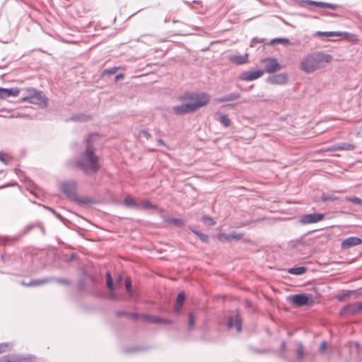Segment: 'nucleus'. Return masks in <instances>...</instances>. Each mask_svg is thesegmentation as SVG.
Wrapping results in <instances>:
<instances>
[{
  "label": "nucleus",
  "mask_w": 362,
  "mask_h": 362,
  "mask_svg": "<svg viewBox=\"0 0 362 362\" xmlns=\"http://www.w3.org/2000/svg\"><path fill=\"white\" fill-rule=\"evenodd\" d=\"M266 81L272 85H284L288 82V75L285 73L270 75Z\"/></svg>",
  "instance_id": "ddd939ff"
},
{
  "label": "nucleus",
  "mask_w": 362,
  "mask_h": 362,
  "mask_svg": "<svg viewBox=\"0 0 362 362\" xmlns=\"http://www.w3.org/2000/svg\"><path fill=\"white\" fill-rule=\"evenodd\" d=\"M228 60L233 64L241 65L245 64L248 60V54L243 55L233 54L228 57Z\"/></svg>",
  "instance_id": "f3484780"
},
{
  "label": "nucleus",
  "mask_w": 362,
  "mask_h": 362,
  "mask_svg": "<svg viewBox=\"0 0 362 362\" xmlns=\"http://www.w3.org/2000/svg\"><path fill=\"white\" fill-rule=\"evenodd\" d=\"M350 291H354L352 293V295H356V296H360V295H362V291H361V288H359V289H356V290H349Z\"/></svg>",
  "instance_id": "bf43d9fd"
},
{
  "label": "nucleus",
  "mask_w": 362,
  "mask_h": 362,
  "mask_svg": "<svg viewBox=\"0 0 362 362\" xmlns=\"http://www.w3.org/2000/svg\"><path fill=\"white\" fill-rule=\"evenodd\" d=\"M242 321L239 310H237L235 315L228 317V327L229 329L235 328L237 332L240 333L242 331Z\"/></svg>",
  "instance_id": "9d476101"
},
{
  "label": "nucleus",
  "mask_w": 362,
  "mask_h": 362,
  "mask_svg": "<svg viewBox=\"0 0 362 362\" xmlns=\"http://www.w3.org/2000/svg\"><path fill=\"white\" fill-rule=\"evenodd\" d=\"M6 88H0V98L4 99L7 98V95L6 93Z\"/></svg>",
  "instance_id": "603ef678"
},
{
  "label": "nucleus",
  "mask_w": 362,
  "mask_h": 362,
  "mask_svg": "<svg viewBox=\"0 0 362 362\" xmlns=\"http://www.w3.org/2000/svg\"><path fill=\"white\" fill-rule=\"evenodd\" d=\"M301 1L303 3H305V4H308L309 5L315 6H316V4H317V1H313V0H302Z\"/></svg>",
  "instance_id": "13d9d810"
},
{
  "label": "nucleus",
  "mask_w": 362,
  "mask_h": 362,
  "mask_svg": "<svg viewBox=\"0 0 362 362\" xmlns=\"http://www.w3.org/2000/svg\"><path fill=\"white\" fill-rule=\"evenodd\" d=\"M346 199L347 201H349L354 204H362V199L358 197H346Z\"/></svg>",
  "instance_id": "a18cd8bd"
},
{
  "label": "nucleus",
  "mask_w": 362,
  "mask_h": 362,
  "mask_svg": "<svg viewBox=\"0 0 362 362\" xmlns=\"http://www.w3.org/2000/svg\"><path fill=\"white\" fill-rule=\"evenodd\" d=\"M92 119L90 115H85V114H78L76 115H73L71 118L67 119L66 121H74V122H88Z\"/></svg>",
  "instance_id": "4be33fe9"
},
{
  "label": "nucleus",
  "mask_w": 362,
  "mask_h": 362,
  "mask_svg": "<svg viewBox=\"0 0 362 362\" xmlns=\"http://www.w3.org/2000/svg\"><path fill=\"white\" fill-rule=\"evenodd\" d=\"M5 156H6V154H5L3 152L0 151V161L4 163V164H7V161L4 158Z\"/></svg>",
  "instance_id": "052dcab7"
},
{
  "label": "nucleus",
  "mask_w": 362,
  "mask_h": 362,
  "mask_svg": "<svg viewBox=\"0 0 362 362\" xmlns=\"http://www.w3.org/2000/svg\"><path fill=\"white\" fill-rule=\"evenodd\" d=\"M141 206L144 209H157L158 206L156 204H153L148 200H144L141 203Z\"/></svg>",
  "instance_id": "e433bc0d"
},
{
  "label": "nucleus",
  "mask_w": 362,
  "mask_h": 362,
  "mask_svg": "<svg viewBox=\"0 0 362 362\" xmlns=\"http://www.w3.org/2000/svg\"><path fill=\"white\" fill-rule=\"evenodd\" d=\"M286 344L284 341H283L281 344V349L282 351H284L286 349Z\"/></svg>",
  "instance_id": "69168bd1"
},
{
  "label": "nucleus",
  "mask_w": 362,
  "mask_h": 362,
  "mask_svg": "<svg viewBox=\"0 0 362 362\" xmlns=\"http://www.w3.org/2000/svg\"><path fill=\"white\" fill-rule=\"evenodd\" d=\"M97 134H90L85 139L86 148L83 153L80 154L76 161V166L82 170L86 175L96 173L100 168L98 163L99 158L95 153V148L91 145L93 140L97 138Z\"/></svg>",
  "instance_id": "f257e3e1"
},
{
  "label": "nucleus",
  "mask_w": 362,
  "mask_h": 362,
  "mask_svg": "<svg viewBox=\"0 0 362 362\" xmlns=\"http://www.w3.org/2000/svg\"><path fill=\"white\" fill-rule=\"evenodd\" d=\"M217 237L218 240L222 243L230 242V233H218Z\"/></svg>",
  "instance_id": "72a5a7b5"
},
{
  "label": "nucleus",
  "mask_w": 362,
  "mask_h": 362,
  "mask_svg": "<svg viewBox=\"0 0 362 362\" xmlns=\"http://www.w3.org/2000/svg\"><path fill=\"white\" fill-rule=\"evenodd\" d=\"M316 6L321 7V8H330L332 10H337V8H339L340 7V5L323 2V1H317Z\"/></svg>",
  "instance_id": "a878e982"
},
{
  "label": "nucleus",
  "mask_w": 362,
  "mask_h": 362,
  "mask_svg": "<svg viewBox=\"0 0 362 362\" xmlns=\"http://www.w3.org/2000/svg\"><path fill=\"white\" fill-rule=\"evenodd\" d=\"M240 98V94L238 93L234 92V93H231L227 94L226 95H223V96H221L219 98H216L214 99V101L216 103H224V102H227V101L236 100H238Z\"/></svg>",
  "instance_id": "a211bd4d"
},
{
  "label": "nucleus",
  "mask_w": 362,
  "mask_h": 362,
  "mask_svg": "<svg viewBox=\"0 0 362 362\" xmlns=\"http://www.w3.org/2000/svg\"><path fill=\"white\" fill-rule=\"evenodd\" d=\"M128 314H129V312L123 311V310L117 311L116 313L117 316L119 317H123V316L127 317Z\"/></svg>",
  "instance_id": "5fc2aeb1"
},
{
  "label": "nucleus",
  "mask_w": 362,
  "mask_h": 362,
  "mask_svg": "<svg viewBox=\"0 0 362 362\" xmlns=\"http://www.w3.org/2000/svg\"><path fill=\"white\" fill-rule=\"evenodd\" d=\"M0 362H13V361L10 359V356L8 355H6L0 358Z\"/></svg>",
  "instance_id": "6e6d98bb"
},
{
  "label": "nucleus",
  "mask_w": 362,
  "mask_h": 362,
  "mask_svg": "<svg viewBox=\"0 0 362 362\" xmlns=\"http://www.w3.org/2000/svg\"><path fill=\"white\" fill-rule=\"evenodd\" d=\"M128 317L132 318L134 320H137L140 317V315L136 313H129L127 315Z\"/></svg>",
  "instance_id": "3c124183"
},
{
  "label": "nucleus",
  "mask_w": 362,
  "mask_h": 362,
  "mask_svg": "<svg viewBox=\"0 0 362 362\" xmlns=\"http://www.w3.org/2000/svg\"><path fill=\"white\" fill-rule=\"evenodd\" d=\"M125 288L129 296L133 295L132 285V279L130 277H127L125 279Z\"/></svg>",
  "instance_id": "473e14b6"
},
{
  "label": "nucleus",
  "mask_w": 362,
  "mask_h": 362,
  "mask_svg": "<svg viewBox=\"0 0 362 362\" xmlns=\"http://www.w3.org/2000/svg\"><path fill=\"white\" fill-rule=\"evenodd\" d=\"M324 216V214L322 213L305 214L300 218L299 222L303 225L314 223L322 221Z\"/></svg>",
  "instance_id": "9b49d317"
},
{
  "label": "nucleus",
  "mask_w": 362,
  "mask_h": 362,
  "mask_svg": "<svg viewBox=\"0 0 362 362\" xmlns=\"http://www.w3.org/2000/svg\"><path fill=\"white\" fill-rule=\"evenodd\" d=\"M308 268L304 266L292 267L288 269V273L293 275H301L306 272Z\"/></svg>",
  "instance_id": "b1692460"
},
{
  "label": "nucleus",
  "mask_w": 362,
  "mask_h": 362,
  "mask_svg": "<svg viewBox=\"0 0 362 362\" xmlns=\"http://www.w3.org/2000/svg\"><path fill=\"white\" fill-rule=\"evenodd\" d=\"M141 317L146 322L151 324H173V320L167 318L160 317L156 315L144 314Z\"/></svg>",
  "instance_id": "f8f14e48"
},
{
  "label": "nucleus",
  "mask_w": 362,
  "mask_h": 362,
  "mask_svg": "<svg viewBox=\"0 0 362 362\" xmlns=\"http://www.w3.org/2000/svg\"><path fill=\"white\" fill-rule=\"evenodd\" d=\"M124 204L127 206L134 207L136 206V203L134 199L130 197H127L124 199Z\"/></svg>",
  "instance_id": "37998d69"
},
{
  "label": "nucleus",
  "mask_w": 362,
  "mask_h": 362,
  "mask_svg": "<svg viewBox=\"0 0 362 362\" xmlns=\"http://www.w3.org/2000/svg\"><path fill=\"white\" fill-rule=\"evenodd\" d=\"M34 359L35 357L32 355H28L27 356H18L13 360V362H33Z\"/></svg>",
  "instance_id": "c85d7f7f"
},
{
  "label": "nucleus",
  "mask_w": 362,
  "mask_h": 362,
  "mask_svg": "<svg viewBox=\"0 0 362 362\" xmlns=\"http://www.w3.org/2000/svg\"><path fill=\"white\" fill-rule=\"evenodd\" d=\"M263 42L264 39H258L257 37H255L252 40V42L262 43Z\"/></svg>",
  "instance_id": "680f3d73"
},
{
  "label": "nucleus",
  "mask_w": 362,
  "mask_h": 362,
  "mask_svg": "<svg viewBox=\"0 0 362 362\" xmlns=\"http://www.w3.org/2000/svg\"><path fill=\"white\" fill-rule=\"evenodd\" d=\"M262 62L263 63H265L264 69L263 71L268 74L275 73L276 71H279L281 69V64L274 57H268L262 59Z\"/></svg>",
  "instance_id": "1a4fd4ad"
},
{
  "label": "nucleus",
  "mask_w": 362,
  "mask_h": 362,
  "mask_svg": "<svg viewBox=\"0 0 362 362\" xmlns=\"http://www.w3.org/2000/svg\"><path fill=\"white\" fill-rule=\"evenodd\" d=\"M276 43H282L286 46L291 45L289 40L285 37L274 38L271 41L272 45H274Z\"/></svg>",
  "instance_id": "c756f323"
},
{
  "label": "nucleus",
  "mask_w": 362,
  "mask_h": 362,
  "mask_svg": "<svg viewBox=\"0 0 362 362\" xmlns=\"http://www.w3.org/2000/svg\"><path fill=\"white\" fill-rule=\"evenodd\" d=\"M264 73V71L262 69L244 71L240 76V79L247 81H253L261 77Z\"/></svg>",
  "instance_id": "4468645a"
},
{
  "label": "nucleus",
  "mask_w": 362,
  "mask_h": 362,
  "mask_svg": "<svg viewBox=\"0 0 362 362\" xmlns=\"http://www.w3.org/2000/svg\"><path fill=\"white\" fill-rule=\"evenodd\" d=\"M362 243L361 238L355 236H351L345 240H344L341 243V248L343 249H349L351 247L356 246L360 245Z\"/></svg>",
  "instance_id": "dca6fc26"
},
{
  "label": "nucleus",
  "mask_w": 362,
  "mask_h": 362,
  "mask_svg": "<svg viewBox=\"0 0 362 362\" xmlns=\"http://www.w3.org/2000/svg\"><path fill=\"white\" fill-rule=\"evenodd\" d=\"M119 67L114 66L107 69H105L103 71V75H112L116 73V71L119 69Z\"/></svg>",
  "instance_id": "c03bdc74"
},
{
  "label": "nucleus",
  "mask_w": 362,
  "mask_h": 362,
  "mask_svg": "<svg viewBox=\"0 0 362 362\" xmlns=\"http://www.w3.org/2000/svg\"><path fill=\"white\" fill-rule=\"evenodd\" d=\"M28 262H23L21 258L18 257H11L10 255H2L1 259L5 264L8 265L13 264V267L21 272H28L30 269V263L33 261L32 256L28 255L27 256Z\"/></svg>",
  "instance_id": "39448f33"
},
{
  "label": "nucleus",
  "mask_w": 362,
  "mask_h": 362,
  "mask_svg": "<svg viewBox=\"0 0 362 362\" xmlns=\"http://www.w3.org/2000/svg\"><path fill=\"white\" fill-rule=\"evenodd\" d=\"M332 59L331 54L322 52H313L303 58L300 68L304 72L310 74L322 66L324 64L330 62Z\"/></svg>",
  "instance_id": "7ed1b4c3"
},
{
  "label": "nucleus",
  "mask_w": 362,
  "mask_h": 362,
  "mask_svg": "<svg viewBox=\"0 0 362 362\" xmlns=\"http://www.w3.org/2000/svg\"><path fill=\"white\" fill-rule=\"evenodd\" d=\"M53 278V281H56L57 283L59 284H63V285H65V286H69L71 284V281L67 279H64V278Z\"/></svg>",
  "instance_id": "79ce46f5"
},
{
  "label": "nucleus",
  "mask_w": 362,
  "mask_h": 362,
  "mask_svg": "<svg viewBox=\"0 0 362 362\" xmlns=\"http://www.w3.org/2000/svg\"><path fill=\"white\" fill-rule=\"evenodd\" d=\"M327 349V343L325 341H323L321 344H320V351L321 353H323Z\"/></svg>",
  "instance_id": "4d7b16f0"
},
{
  "label": "nucleus",
  "mask_w": 362,
  "mask_h": 362,
  "mask_svg": "<svg viewBox=\"0 0 362 362\" xmlns=\"http://www.w3.org/2000/svg\"><path fill=\"white\" fill-rule=\"evenodd\" d=\"M182 305H177V304L175 305L174 310H175V313L177 315H180V314L181 310H182Z\"/></svg>",
  "instance_id": "864d4df0"
},
{
  "label": "nucleus",
  "mask_w": 362,
  "mask_h": 362,
  "mask_svg": "<svg viewBox=\"0 0 362 362\" xmlns=\"http://www.w3.org/2000/svg\"><path fill=\"white\" fill-rule=\"evenodd\" d=\"M37 226L39 227L40 228V230H42V233L45 234V228L40 223H37V224L33 223V224L28 225L24 229L25 233H29L30 230H32L34 228H35Z\"/></svg>",
  "instance_id": "7c9ffc66"
},
{
  "label": "nucleus",
  "mask_w": 362,
  "mask_h": 362,
  "mask_svg": "<svg viewBox=\"0 0 362 362\" xmlns=\"http://www.w3.org/2000/svg\"><path fill=\"white\" fill-rule=\"evenodd\" d=\"M317 35L319 36H325V37H333V36H346L349 35L348 33H341V32H333V31H329V32H321L318 31L317 33Z\"/></svg>",
  "instance_id": "393cba45"
},
{
  "label": "nucleus",
  "mask_w": 362,
  "mask_h": 362,
  "mask_svg": "<svg viewBox=\"0 0 362 362\" xmlns=\"http://www.w3.org/2000/svg\"><path fill=\"white\" fill-rule=\"evenodd\" d=\"M24 102H28L31 104L40 105L46 107L47 105V98L41 91L34 90V93L23 98Z\"/></svg>",
  "instance_id": "6e6552de"
},
{
  "label": "nucleus",
  "mask_w": 362,
  "mask_h": 362,
  "mask_svg": "<svg viewBox=\"0 0 362 362\" xmlns=\"http://www.w3.org/2000/svg\"><path fill=\"white\" fill-rule=\"evenodd\" d=\"M322 14V15H325V16H332V17H337V16H338V15L336 14V13H329V12H324Z\"/></svg>",
  "instance_id": "e2e57ef3"
},
{
  "label": "nucleus",
  "mask_w": 362,
  "mask_h": 362,
  "mask_svg": "<svg viewBox=\"0 0 362 362\" xmlns=\"http://www.w3.org/2000/svg\"><path fill=\"white\" fill-rule=\"evenodd\" d=\"M46 209H47L49 211L52 213L56 217H57L59 220L62 219V216L58 214L54 209L49 207V206H45Z\"/></svg>",
  "instance_id": "de8ad7c7"
},
{
  "label": "nucleus",
  "mask_w": 362,
  "mask_h": 362,
  "mask_svg": "<svg viewBox=\"0 0 362 362\" xmlns=\"http://www.w3.org/2000/svg\"><path fill=\"white\" fill-rule=\"evenodd\" d=\"M337 199V197L332 194H323L321 197L320 200L323 202H333Z\"/></svg>",
  "instance_id": "c9c22d12"
},
{
  "label": "nucleus",
  "mask_w": 362,
  "mask_h": 362,
  "mask_svg": "<svg viewBox=\"0 0 362 362\" xmlns=\"http://www.w3.org/2000/svg\"><path fill=\"white\" fill-rule=\"evenodd\" d=\"M105 278H106V286H107V288H108L110 292L112 294H113L114 292H115V286H114V283H113V280H112V277L110 272H107L105 273Z\"/></svg>",
  "instance_id": "5701e85b"
},
{
  "label": "nucleus",
  "mask_w": 362,
  "mask_h": 362,
  "mask_svg": "<svg viewBox=\"0 0 362 362\" xmlns=\"http://www.w3.org/2000/svg\"><path fill=\"white\" fill-rule=\"evenodd\" d=\"M354 291H350L349 290L346 291L344 293L338 295L337 296V299L339 302H343L346 298L350 297L352 296V293Z\"/></svg>",
  "instance_id": "f704fd0d"
},
{
  "label": "nucleus",
  "mask_w": 362,
  "mask_h": 362,
  "mask_svg": "<svg viewBox=\"0 0 362 362\" xmlns=\"http://www.w3.org/2000/svg\"><path fill=\"white\" fill-rule=\"evenodd\" d=\"M123 77H124V74H117L115 76V81H118L119 79L122 78Z\"/></svg>",
  "instance_id": "338daca9"
},
{
  "label": "nucleus",
  "mask_w": 362,
  "mask_h": 362,
  "mask_svg": "<svg viewBox=\"0 0 362 362\" xmlns=\"http://www.w3.org/2000/svg\"><path fill=\"white\" fill-rule=\"evenodd\" d=\"M52 280H53V278H43L41 279H33V280L30 281L26 284V286H28V287L38 286H41V285L47 284L49 282H51V281H52Z\"/></svg>",
  "instance_id": "aec40b11"
},
{
  "label": "nucleus",
  "mask_w": 362,
  "mask_h": 362,
  "mask_svg": "<svg viewBox=\"0 0 362 362\" xmlns=\"http://www.w3.org/2000/svg\"><path fill=\"white\" fill-rule=\"evenodd\" d=\"M61 191L66 197L73 202L81 204H90L93 202L88 197H79L76 193V182L75 181H66L62 182L60 187Z\"/></svg>",
  "instance_id": "20e7f679"
},
{
  "label": "nucleus",
  "mask_w": 362,
  "mask_h": 362,
  "mask_svg": "<svg viewBox=\"0 0 362 362\" xmlns=\"http://www.w3.org/2000/svg\"><path fill=\"white\" fill-rule=\"evenodd\" d=\"M202 221L211 226H214L216 224V221L211 216H209L208 215L203 216Z\"/></svg>",
  "instance_id": "a19ab883"
},
{
  "label": "nucleus",
  "mask_w": 362,
  "mask_h": 362,
  "mask_svg": "<svg viewBox=\"0 0 362 362\" xmlns=\"http://www.w3.org/2000/svg\"><path fill=\"white\" fill-rule=\"evenodd\" d=\"M185 299V293L184 291H180V292L177 294V298H176V303H175V304L182 305H183V303H184Z\"/></svg>",
  "instance_id": "4c0bfd02"
},
{
  "label": "nucleus",
  "mask_w": 362,
  "mask_h": 362,
  "mask_svg": "<svg viewBox=\"0 0 362 362\" xmlns=\"http://www.w3.org/2000/svg\"><path fill=\"white\" fill-rule=\"evenodd\" d=\"M216 116H218L217 120L224 127H228L231 124V120L228 117L227 115H222L219 112L216 113Z\"/></svg>",
  "instance_id": "412c9836"
},
{
  "label": "nucleus",
  "mask_w": 362,
  "mask_h": 362,
  "mask_svg": "<svg viewBox=\"0 0 362 362\" xmlns=\"http://www.w3.org/2000/svg\"><path fill=\"white\" fill-rule=\"evenodd\" d=\"M291 302L297 307L310 306L315 303L311 293H300L290 296Z\"/></svg>",
  "instance_id": "423d86ee"
},
{
  "label": "nucleus",
  "mask_w": 362,
  "mask_h": 362,
  "mask_svg": "<svg viewBox=\"0 0 362 362\" xmlns=\"http://www.w3.org/2000/svg\"><path fill=\"white\" fill-rule=\"evenodd\" d=\"M362 314V301H356L344 305L339 311L341 316H353Z\"/></svg>",
  "instance_id": "0eeeda50"
},
{
  "label": "nucleus",
  "mask_w": 362,
  "mask_h": 362,
  "mask_svg": "<svg viewBox=\"0 0 362 362\" xmlns=\"http://www.w3.org/2000/svg\"><path fill=\"white\" fill-rule=\"evenodd\" d=\"M7 98L10 96H18L20 93V90L18 88H6Z\"/></svg>",
  "instance_id": "2f4dec72"
},
{
  "label": "nucleus",
  "mask_w": 362,
  "mask_h": 362,
  "mask_svg": "<svg viewBox=\"0 0 362 362\" xmlns=\"http://www.w3.org/2000/svg\"><path fill=\"white\" fill-rule=\"evenodd\" d=\"M243 236V233H237L235 231H233L230 233V242L233 240H238L241 239Z\"/></svg>",
  "instance_id": "ea45409f"
},
{
  "label": "nucleus",
  "mask_w": 362,
  "mask_h": 362,
  "mask_svg": "<svg viewBox=\"0 0 362 362\" xmlns=\"http://www.w3.org/2000/svg\"><path fill=\"white\" fill-rule=\"evenodd\" d=\"M139 136H144L147 139H150L151 137V134L148 133L146 130L142 129L139 132Z\"/></svg>",
  "instance_id": "8fccbe9b"
},
{
  "label": "nucleus",
  "mask_w": 362,
  "mask_h": 362,
  "mask_svg": "<svg viewBox=\"0 0 362 362\" xmlns=\"http://www.w3.org/2000/svg\"><path fill=\"white\" fill-rule=\"evenodd\" d=\"M189 228L192 230V232L196 235L197 237L199 238L201 241L204 243H209V236L207 235H205L195 229H194L192 226H189Z\"/></svg>",
  "instance_id": "bb28decb"
},
{
  "label": "nucleus",
  "mask_w": 362,
  "mask_h": 362,
  "mask_svg": "<svg viewBox=\"0 0 362 362\" xmlns=\"http://www.w3.org/2000/svg\"><path fill=\"white\" fill-rule=\"evenodd\" d=\"M144 350V348L143 347H135V348H132V349H125V352L129 354V353H133V352H136V351H142Z\"/></svg>",
  "instance_id": "49530a36"
},
{
  "label": "nucleus",
  "mask_w": 362,
  "mask_h": 362,
  "mask_svg": "<svg viewBox=\"0 0 362 362\" xmlns=\"http://www.w3.org/2000/svg\"><path fill=\"white\" fill-rule=\"evenodd\" d=\"M11 347L8 343H1L0 344V354L6 351V349Z\"/></svg>",
  "instance_id": "09e8293b"
},
{
  "label": "nucleus",
  "mask_w": 362,
  "mask_h": 362,
  "mask_svg": "<svg viewBox=\"0 0 362 362\" xmlns=\"http://www.w3.org/2000/svg\"><path fill=\"white\" fill-rule=\"evenodd\" d=\"M180 99L183 101L189 100V102L173 106L172 110L176 115H184L196 112L198 109L209 103L211 96L204 92H188L185 93Z\"/></svg>",
  "instance_id": "f03ea898"
},
{
  "label": "nucleus",
  "mask_w": 362,
  "mask_h": 362,
  "mask_svg": "<svg viewBox=\"0 0 362 362\" xmlns=\"http://www.w3.org/2000/svg\"><path fill=\"white\" fill-rule=\"evenodd\" d=\"M162 218L164 222L173 224L175 226L183 227L185 226V223L182 218H173L167 216H163Z\"/></svg>",
  "instance_id": "6ab92c4d"
},
{
  "label": "nucleus",
  "mask_w": 362,
  "mask_h": 362,
  "mask_svg": "<svg viewBox=\"0 0 362 362\" xmlns=\"http://www.w3.org/2000/svg\"><path fill=\"white\" fill-rule=\"evenodd\" d=\"M298 349L296 351L297 359L301 361L305 356V347L302 342L299 341L297 344Z\"/></svg>",
  "instance_id": "cd10ccee"
},
{
  "label": "nucleus",
  "mask_w": 362,
  "mask_h": 362,
  "mask_svg": "<svg viewBox=\"0 0 362 362\" xmlns=\"http://www.w3.org/2000/svg\"><path fill=\"white\" fill-rule=\"evenodd\" d=\"M195 322V317L192 313L188 315V329L190 330L193 328Z\"/></svg>",
  "instance_id": "58836bf2"
},
{
  "label": "nucleus",
  "mask_w": 362,
  "mask_h": 362,
  "mask_svg": "<svg viewBox=\"0 0 362 362\" xmlns=\"http://www.w3.org/2000/svg\"><path fill=\"white\" fill-rule=\"evenodd\" d=\"M356 148V146L354 144L350 143H339L334 145H332L327 147L325 151H353Z\"/></svg>",
  "instance_id": "2eb2a0df"
},
{
  "label": "nucleus",
  "mask_w": 362,
  "mask_h": 362,
  "mask_svg": "<svg viewBox=\"0 0 362 362\" xmlns=\"http://www.w3.org/2000/svg\"><path fill=\"white\" fill-rule=\"evenodd\" d=\"M157 144H158V146H166L165 143L161 139H158Z\"/></svg>",
  "instance_id": "0e129e2a"
},
{
  "label": "nucleus",
  "mask_w": 362,
  "mask_h": 362,
  "mask_svg": "<svg viewBox=\"0 0 362 362\" xmlns=\"http://www.w3.org/2000/svg\"><path fill=\"white\" fill-rule=\"evenodd\" d=\"M123 276L122 275H119L117 279V283H121L122 281Z\"/></svg>",
  "instance_id": "774afa93"
}]
</instances>
